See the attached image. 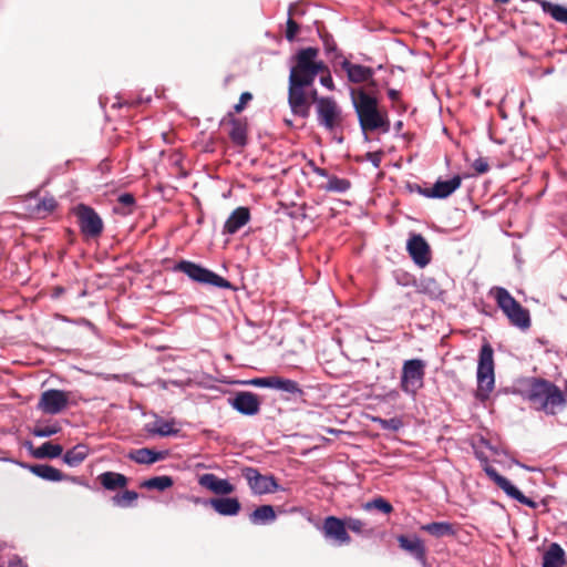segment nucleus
<instances>
[{
  "label": "nucleus",
  "instance_id": "obj_1",
  "mask_svg": "<svg viewBox=\"0 0 567 567\" xmlns=\"http://www.w3.org/2000/svg\"><path fill=\"white\" fill-rule=\"evenodd\" d=\"M524 383L526 388L519 393L537 411L547 415H556L566 408L567 399L555 383L535 377L525 379Z\"/></svg>",
  "mask_w": 567,
  "mask_h": 567
},
{
  "label": "nucleus",
  "instance_id": "obj_2",
  "mask_svg": "<svg viewBox=\"0 0 567 567\" xmlns=\"http://www.w3.org/2000/svg\"><path fill=\"white\" fill-rule=\"evenodd\" d=\"M352 104L358 116L359 125L368 138V132H380L386 134L391 130V123L385 110L379 107V101L364 90H359L357 95L352 96Z\"/></svg>",
  "mask_w": 567,
  "mask_h": 567
},
{
  "label": "nucleus",
  "instance_id": "obj_3",
  "mask_svg": "<svg viewBox=\"0 0 567 567\" xmlns=\"http://www.w3.org/2000/svg\"><path fill=\"white\" fill-rule=\"evenodd\" d=\"M319 49L313 47L302 48L291 58L289 80H295L312 85L317 75L328 71L323 61L318 59Z\"/></svg>",
  "mask_w": 567,
  "mask_h": 567
},
{
  "label": "nucleus",
  "instance_id": "obj_4",
  "mask_svg": "<svg viewBox=\"0 0 567 567\" xmlns=\"http://www.w3.org/2000/svg\"><path fill=\"white\" fill-rule=\"evenodd\" d=\"M489 296L494 298L497 307L506 316L512 326L520 330L530 328L532 321L528 309L524 308L506 288L498 286L493 287L489 290Z\"/></svg>",
  "mask_w": 567,
  "mask_h": 567
},
{
  "label": "nucleus",
  "instance_id": "obj_5",
  "mask_svg": "<svg viewBox=\"0 0 567 567\" xmlns=\"http://www.w3.org/2000/svg\"><path fill=\"white\" fill-rule=\"evenodd\" d=\"M477 396L486 399L494 389V350L485 342L480 350L477 364Z\"/></svg>",
  "mask_w": 567,
  "mask_h": 567
},
{
  "label": "nucleus",
  "instance_id": "obj_6",
  "mask_svg": "<svg viewBox=\"0 0 567 567\" xmlns=\"http://www.w3.org/2000/svg\"><path fill=\"white\" fill-rule=\"evenodd\" d=\"M173 270L183 272L190 280L202 285H209L223 289L231 288V284L227 279L214 272L213 270H209L208 268H205L202 265L190 260L183 259L178 261L173 267Z\"/></svg>",
  "mask_w": 567,
  "mask_h": 567
},
{
  "label": "nucleus",
  "instance_id": "obj_7",
  "mask_svg": "<svg viewBox=\"0 0 567 567\" xmlns=\"http://www.w3.org/2000/svg\"><path fill=\"white\" fill-rule=\"evenodd\" d=\"M425 367V362L421 359H410L403 362L400 388L404 393L414 396L423 388Z\"/></svg>",
  "mask_w": 567,
  "mask_h": 567
},
{
  "label": "nucleus",
  "instance_id": "obj_8",
  "mask_svg": "<svg viewBox=\"0 0 567 567\" xmlns=\"http://www.w3.org/2000/svg\"><path fill=\"white\" fill-rule=\"evenodd\" d=\"M317 121L320 126L330 133L342 127V111L336 100L331 96H321L317 100Z\"/></svg>",
  "mask_w": 567,
  "mask_h": 567
},
{
  "label": "nucleus",
  "instance_id": "obj_9",
  "mask_svg": "<svg viewBox=\"0 0 567 567\" xmlns=\"http://www.w3.org/2000/svg\"><path fill=\"white\" fill-rule=\"evenodd\" d=\"M74 214L78 217V224L81 233L89 238H96L103 231V220L99 214L90 206L79 204L74 208Z\"/></svg>",
  "mask_w": 567,
  "mask_h": 567
},
{
  "label": "nucleus",
  "instance_id": "obj_10",
  "mask_svg": "<svg viewBox=\"0 0 567 567\" xmlns=\"http://www.w3.org/2000/svg\"><path fill=\"white\" fill-rule=\"evenodd\" d=\"M241 476L247 481L251 492L256 495L274 493L279 488L276 478L272 475H261L259 471L251 466L241 468Z\"/></svg>",
  "mask_w": 567,
  "mask_h": 567
},
{
  "label": "nucleus",
  "instance_id": "obj_11",
  "mask_svg": "<svg viewBox=\"0 0 567 567\" xmlns=\"http://www.w3.org/2000/svg\"><path fill=\"white\" fill-rule=\"evenodd\" d=\"M69 405V393L63 390L49 389L41 393L37 409L44 414L55 415Z\"/></svg>",
  "mask_w": 567,
  "mask_h": 567
},
{
  "label": "nucleus",
  "instance_id": "obj_12",
  "mask_svg": "<svg viewBox=\"0 0 567 567\" xmlns=\"http://www.w3.org/2000/svg\"><path fill=\"white\" fill-rule=\"evenodd\" d=\"M310 86V84L289 80V90H288V103L291 109V112L306 118L310 114V104L307 100V95L305 89Z\"/></svg>",
  "mask_w": 567,
  "mask_h": 567
},
{
  "label": "nucleus",
  "instance_id": "obj_13",
  "mask_svg": "<svg viewBox=\"0 0 567 567\" xmlns=\"http://www.w3.org/2000/svg\"><path fill=\"white\" fill-rule=\"evenodd\" d=\"M484 472L508 497L530 508L537 507L535 501L525 496L509 480L501 475L493 466H485Z\"/></svg>",
  "mask_w": 567,
  "mask_h": 567
},
{
  "label": "nucleus",
  "instance_id": "obj_14",
  "mask_svg": "<svg viewBox=\"0 0 567 567\" xmlns=\"http://www.w3.org/2000/svg\"><path fill=\"white\" fill-rule=\"evenodd\" d=\"M406 250L413 262L424 268L431 262V248L421 234H411L406 241Z\"/></svg>",
  "mask_w": 567,
  "mask_h": 567
},
{
  "label": "nucleus",
  "instance_id": "obj_15",
  "mask_svg": "<svg viewBox=\"0 0 567 567\" xmlns=\"http://www.w3.org/2000/svg\"><path fill=\"white\" fill-rule=\"evenodd\" d=\"M228 404L238 413L252 416L259 413L261 402L256 393L239 391L228 399Z\"/></svg>",
  "mask_w": 567,
  "mask_h": 567
},
{
  "label": "nucleus",
  "instance_id": "obj_16",
  "mask_svg": "<svg viewBox=\"0 0 567 567\" xmlns=\"http://www.w3.org/2000/svg\"><path fill=\"white\" fill-rule=\"evenodd\" d=\"M321 530L326 538L333 539L339 545H348L351 542L346 520L336 516L326 517Z\"/></svg>",
  "mask_w": 567,
  "mask_h": 567
},
{
  "label": "nucleus",
  "instance_id": "obj_17",
  "mask_svg": "<svg viewBox=\"0 0 567 567\" xmlns=\"http://www.w3.org/2000/svg\"><path fill=\"white\" fill-rule=\"evenodd\" d=\"M462 184V177L460 175L453 176L449 181H436L430 188L420 189L426 198H446L452 195Z\"/></svg>",
  "mask_w": 567,
  "mask_h": 567
},
{
  "label": "nucleus",
  "instance_id": "obj_18",
  "mask_svg": "<svg viewBox=\"0 0 567 567\" xmlns=\"http://www.w3.org/2000/svg\"><path fill=\"white\" fill-rule=\"evenodd\" d=\"M195 504L210 505L216 513L221 516H236L241 508V505L236 497H217L208 501H202L198 497L193 498Z\"/></svg>",
  "mask_w": 567,
  "mask_h": 567
},
{
  "label": "nucleus",
  "instance_id": "obj_19",
  "mask_svg": "<svg viewBox=\"0 0 567 567\" xmlns=\"http://www.w3.org/2000/svg\"><path fill=\"white\" fill-rule=\"evenodd\" d=\"M32 474L35 476L49 481V482H61V481H71L78 483L76 477H70L63 474L60 470L49 465V464H33V465H24Z\"/></svg>",
  "mask_w": 567,
  "mask_h": 567
},
{
  "label": "nucleus",
  "instance_id": "obj_20",
  "mask_svg": "<svg viewBox=\"0 0 567 567\" xmlns=\"http://www.w3.org/2000/svg\"><path fill=\"white\" fill-rule=\"evenodd\" d=\"M341 69L347 73L348 80L352 83H362L371 80L374 75V69L361 64L351 63L344 59L341 62Z\"/></svg>",
  "mask_w": 567,
  "mask_h": 567
},
{
  "label": "nucleus",
  "instance_id": "obj_21",
  "mask_svg": "<svg viewBox=\"0 0 567 567\" xmlns=\"http://www.w3.org/2000/svg\"><path fill=\"white\" fill-rule=\"evenodd\" d=\"M199 485L218 495H228L235 491V486L225 478H219L213 473L203 474Z\"/></svg>",
  "mask_w": 567,
  "mask_h": 567
},
{
  "label": "nucleus",
  "instance_id": "obj_22",
  "mask_svg": "<svg viewBox=\"0 0 567 567\" xmlns=\"http://www.w3.org/2000/svg\"><path fill=\"white\" fill-rule=\"evenodd\" d=\"M398 542L402 549L410 553L421 564H425L426 549L423 542L417 536L408 537L400 535Z\"/></svg>",
  "mask_w": 567,
  "mask_h": 567
},
{
  "label": "nucleus",
  "instance_id": "obj_23",
  "mask_svg": "<svg viewBox=\"0 0 567 567\" xmlns=\"http://www.w3.org/2000/svg\"><path fill=\"white\" fill-rule=\"evenodd\" d=\"M250 220V212L247 207H237L224 224V234L234 235Z\"/></svg>",
  "mask_w": 567,
  "mask_h": 567
},
{
  "label": "nucleus",
  "instance_id": "obj_24",
  "mask_svg": "<svg viewBox=\"0 0 567 567\" xmlns=\"http://www.w3.org/2000/svg\"><path fill=\"white\" fill-rule=\"evenodd\" d=\"M168 451H155L147 447L132 450L127 457L137 464H154L167 457Z\"/></svg>",
  "mask_w": 567,
  "mask_h": 567
},
{
  "label": "nucleus",
  "instance_id": "obj_25",
  "mask_svg": "<svg viewBox=\"0 0 567 567\" xmlns=\"http://www.w3.org/2000/svg\"><path fill=\"white\" fill-rule=\"evenodd\" d=\"M567 564L566 554L557 543H551L543 556V567H564Z\"/></svg>",
  "mask_w": 567,
  "mask_h": 567
},
{
  "label": "nucleus",
  "instance_id": "obj_26",
  "mask_svg": "<svg viewBox=\"0 0 567 567\" xmlns=\"http://www.w3.org/2000/svg\"><path fill=\"white\" fill-rule=\"evenodd\" d=\"M146 431L151 435L158 436H174L177 435L179 429L176 427V422L174 420H164L162 417H156V420L146 426Z\"/></svg>",
  "mask_w": 567,
  "mask_h": 567
},
{
  "label": "nucleus",
  "instance_id": "obj_27",
  "mask_svg": "<svg viewBox=\"0 0 567 567\" xmlns=\"http://www.w3.org/2000/svg\"><path fill=\"white\" fill-rule=\"evenodd\" d=\"M100 484L107 491H116L126 487L128 478L121 473L104 472L97 477Z\"/></svg>",
  "mask_w": 567,
  "mask_h": 567
},
{
  "label": "nucleus",
  "instance_id": "obj_28",
  "mask_svg": "<svg viewBox=\"0 0 567 567\" xmlns=\"http://www.w3.org/2000/svg\"><path fill=\"white\" fill-rule=\"evenodd\" d=\"M230 131L229 137L237 146H245L247 144V123L241 118H236L229 114Z\"/></svg>",
  "mask_w": 567,
  "mask_h": 567
},
{
  "label": "nucleus",
  "instance_id": "obj_29",
  "mask_svg": "<svg viewBox=\"0 0 567 567\" xmlns=\"http://www.w3.org/2000/svg\"><path fill=\"white\" fill-rule=\"evenodd\" d=\"M417 292L429 296L431 299H442L444 290L436 279L432 277H424L417 284Z\"/></svg>",
  "mask_w": 567,
  "mask_h": 567
},
{
  "label": "nucleus",
  "instance_id": "obj_30",
  "mask_svg": "<svg viewBox=\"0 0 567 567\" xmlns=\"http://www.w3.org/2000/svg\"><path fill=\"white\" fill-rule=\"evenodd\" d=\"M89 452V446L80 443L64 453L63 462L70 467H76L87 457Z\"/></svg>",
  "mask_w": 567,
  "mask_h": 567
},
{
  "label": "nucleus",
  "instance_id": "obj_31",
  "mask_svg": "<svg viewBox=\"0 0 567 567\" xmlns=\"http://www.w3.org/2000/svg\"><path fill=\"white\" fill-rule=\"evenodd\" d=\"M271 389L286 392L293 398H300L305 394L297 381L281 377H274Z\"/></svg>",
  "mask_w": 567,
  "mask_h": 567
},
{
  "label": "nucleus",
  "instance_id": "obj_32",
  "mask_svg": "<svg viewBox=\"0 0 567 567\" xmlns=\"http://www.w3.org/2000/svg\"><path fill=\"white\" fill-rule=\"evenodd\" d=\"M249 519L254 525H267L276 519V513L271 505H261L249 515Z\"/></svg>",
  "mask_w": 567,
  "mask_h": 567
},
{
  "label": "nucleus",
  "instance_id": "obj_33",
  "mask_svg": "<svg viewBox=\"0 0 567 567\" xmlns=\"http://www.w3.org/2000/svg\"><path fill=\"white\" fill-rule=\"evenodd\" d=\"M543 11L549 14L557 22L567 25V8L560 4L551 3L546 0L539 1Z\"/></svg>",
  "mask_w": 567,
  "mask_h": 567
},
{
  "label": "nucleus",
  "instance_id": "obj_34",
  "mask_svg": "<svg viewBox=\"0 0 567 567\" xmlns=\"http://www.w3.org/2000/svg\"><path fill=\"white\" fill-rule=\"evenodd\" d=\"M63 452V447L60 444H53L51 442H45L41 446L32 450V455L35 458H56Z\"/></svg>",
  "mask_w": 567,
  "mask_h": 567
},
{
  "label": "nucleus",
  "instance_id": "obj_35",
  "mask_svg": "<svg viewBox=\"0 0 567 567\" xmlns=\"http://www.w3.org/2000/svg\"><path fill=\"white\" fill-rule=\"evenodd\" d=\"M422 529L435 537L453 536L455 530L449 522H433L422 526Z\"/></svg>",
  "mask_w": 567,
  "mask_h": 567
},
{
  "label": "nucleus",
  "instance_id": "obj_36",
  "mask_svg": "<svg viewBox=\"0 0 567 567\" xmlns=\"http://www.w3.org/2000/svg\"><path fill=\"white\" fill-rule=\"evenodd\" d=\"M351 188V182L348 178H341L336 175L329 177V181L323 186L326 192L344 194Z\"/></svg>",
  "mask_w": 567,
  "mask_h": 567
},
{
  "label": "nucleus",
  "instance_id": "obj_37",
  "mask_svg": "<svg viewBox=\"0 0 567 567\" xmlns=\"http://www.w3.org/2000/svg\"><path fill=\"white\" fill-rule=\"evenodd\" d=\"M174 485V481L171 476H154L145 480L141 486L147 489L165 491Z\"/></svg>",
  "mask_w": 567,
  "mask_h": 567
},
{
  "label": "nucleus",
  "instance_id": "obj_38",
  "mask_svg": "<svg viewBox=\"0 0 567 567\" xmlns=\"http://www.w3.org/2000/svg\"><path fill=\"white\" fill-rule=\"evenodd\" d=\"M138 494L135 491H124L118 493L112 497V503L114 506L126 508L132 507L134 503L137 501Z\"/></svg>",
  "mask_w": 567,
  "mask_h": 567
},
{
  "label": "nucleus",
  "instance_id": "obj_39",
  "mask_svg": "<svg viewBox=\"0 0 567 567\" xmlns=\"http://www.w3.org/2000/svg\"><path fill=\"white\" fill-rule=\"evenodd\" d=\"M362 507L364 511L378 509V511L382 512L383 514H390L393 511V506L391 505V503L388 502L382 496L375 497V498L364 503Z\"/></svg>",
  "mask_w": 567,
  "mask_h": 567
},
{
  "label": "nucleus",
  "instance_id": "obj_40",
  "mask_svg": "<svg viewBox=\"0 0 567 567\" xmlns=\"http://www.w3.org/2000/svg\"><path fill=\"white\" fill-rule=\"evenodd\" d=\"M346 524H347V528H349L351 532H353L355 534L364 535V536H371L373 534V529L367 528V524L359 518L348 517L346 519Z\"/></svg>",
  "mask_w": 567,
  "mask_h": 567
},
{
  "label": "nucleus",
  "instance_id": "obj_41",
  "mask_svg": "<svg viewBox=\"0 0 567 567\" xmlns=\"http://www.w3.org/2000/svg\"><path fill=\"white\" fill-rule=\"evenodd\" d=\"M295 4H290L288 9V20L286 28V39L292 42L296 39L297 33L299 32V24L292 19Z\"/></svg>",
  "mask_w": 567,
  "mask_h": 567
},
{
  "label": "nucleus",
  "instance_id": "obj_42",
  "mask_svg": "<svg viewBox=\"0 0 567 567\" xmlns=\"http://www.w3.org/2000/svg\"><path fill=\"white\" fill-rule=\"evenodd\" d=\"M61 431V427L58 423L50 424V425H40L38 424L32 430V434L37 437H50L52 435H55Z\"/></svg>",
  "mask_w": 567,
  "mask_h": 567
},
{
  "label": "nucleus",
  "instance_id": "obj_43",
  "mask_svg": "<svg viewBox=\"0 0 567 567\" xmlns=\"http://www.w3.org/2000/svg\"><path fill=\"white\" fill-rule=\"evenodd\" d=\"M373 422L378 423L383 430H390L393 432L399 431L403 426V422L399 417H391V419L373 417Z\"/></svg>",
  "mask_w": 567,
  "mask_h": 567
},
{
  "label": "nucleus",
  "instance_id": "obj_44",
  "mask_svg": "<svg viewBox=\"0 0 567 567\" xmlns=\"http://www.w3.org/2000/svg\"><path fill=\"white\" fill-rule=\"evenodd\" d=\"M56 207V200L52 196L43 197L35 206V212L40 214L43 212L44 214L52 213Z\"/></svg>",
  "mask_w": 567,
  "mask_h": 567
},
{
  "label": "nucleus",
  "instance_id": "obj_45",
  "mask_svg": "<svg viewBox=\"0 0 567 567\" xmlns=\"http://www.w3.org/2000/svg\"><path fill=\"white\" fill-rule=\"evenodd\" d=\"M323 49L327 55H333V58L340 56L338 52L337 43L332 35L326 34L322 37Z\"/></svg>",
  "mask_w": 567,
  "mask_h": 567
},
{
  "label": "nucleus",
  "instance_id": "obj_46",
  "mask_svg": "<svg viewBox=\"0 0 567 567\" xmlns=\"http://www.w3.org/2000/svg\"><path fill=\"white\" fill-rule=\"evenodd\" d=\"M272 380L274 377H266V378H255L248 381H245L246 384L254 385L257 388H272Z\"/></svg>",
  "mask_w": 567,
  "mask_h": 567
},
{
  "label": "nucleus",
  "instance_id": "obj_47",
  "mask_svg": "<svg viewBox=\"0 0 567 567\" xmlns=\"http://www.w3.org/2000/svg\"><path fill=\"white\" fill-rule=\"evenodd\" d=\"M382 157H383L382 151L368 152L365 154V159L369 161L373 165L374 168H379L381 166Z\"/></svg>",
  "mask_w": 567,
  "mask_h": 567
},
{
  "label": "nucleus",
  "instance_id": "obj_48",
  "mask_svg": "<svg viewBox=\"0 0 567 567\" xmlns=\"http://www.w3.org/2000/svg\"><path fill=\"white\" fill-rule=\"evenodd\" d=\"M251 100H252V94L251 93H249V92L241 93L238 103H236L234 105V111L236 113H240L245 109L247 103L250 102Z\"/></svg>",
  "mask_w": 567,
  "mask_h": 567
},
{
  "label": "nucleus",
  "instance_id": "obj_49",
  "mask_svg": "<svg viewBox=\"0 0 567 567\" xmlns=\"http://www.w3.org/2000/svg\"><path fill=\"white\" fill-rule=\"evenodd\" d=\"M472 167L478 174H484V173H486L489 169L487 161L485 158H483V157L476 158L473 162Z\"/></svg>",
  "mask_w": 567,
  "mask_h": 567
},
{
  "label": "nucleus",
  "instance_id": "obj_50",
  "mask_svg": "<svg viewBox=\"0 0 567 567\" xmlns=\"http://www.w3.org/2000/svg\"><path fill=\"white\" fill-rule=\"evenodd\" d=\"M118 203L126 206V207H132L134 204H135V198L132 194L130 193H124V194H121L117 198Z\"/></svg>",
  "mask_w": 567,
  "mask_h": 567
},
{
  "label": "nucleus",
  "instance_id": "obj_51",
  "mask_svg": "<svg viewBox=\"0 0 567 567\" xmlns=\"http://www.w3.org/2000/svg\"><path fill=\"white\" fill-rule=\"evenodd\" d=\"M327 74L326 75H322L320 78V83L322 86L327 87L328 90L332 91L334 90V83H333V80H332V76L330 75V72L329 70L328 71H324Z\"/></svg>",
  "mask_w": 567,
  "mask_h": 567
},
{
  "label": "nucleus",
  "instance_id": "obj_52",
  "mask_svg": "<svg viewBox=\"0 0 567 567\" xmlns=\"http://www.w3.org/2000/svg\"><path fill=\"white\" fill-rule=\"evenodd\" d=\"M388 96L391 101L395 102L400 99V92L395 89L388 90Z\"/></svg>",
  "mask_w": 567,
  "mask_h": 567
},
{
  "label": "nucleus",
  "instance_id": "obj_53",
  "mask_svg": "<svg viewBox=\"0 0 567 567\" xmlns=\"http://www.w3.org/2000/svg\"><path fill=\"white\" fill-rule=\"evenodd\" d=\"M313 173H315L316 175L320 176V177H326V178H328V179H329V177L331 176V175H329V173L327 172V169L321 168V167H315V168H313Z\"/></svg>",
  "mask_w": 567,
  "mask_h": 567
},
{
  "label": "nucleus",
  "instance_id": "obj_54",
  "mask_svg": "<svg viewBox=\"0 0 567 567\" xmlns=\"http://www.w3.org/2000/svg\"><path fill=\"white\" fill-rule=\"evenodd\" d=\"M310 97L313 100V102L317 104V100H320V96H318L317 90H312L310 92Z\"/></svg>",
  "mask_w": 567,
  "mask_h": 567
},
{
  "label": "nucleus",
  "instance_id": "obj_55",
  "mask_svg": "<svg viewBox=\"0 0 567 567\" xmlns=\"http://www.w3.org/2000/svg\"><path fill=\"white\" fill-rule=\"evenodd\" d=\"M402 126H403L402 121H398V122L394 124V128H395V131H398V132L402 128Z\"/></svg>",
  "mask_w": 567,
  "mask_h": 567
},
{
  "label": "nucleus",
  "instance_id": "obj_56",
  "mask_svg": "<svg viewBox=\"0 0 567 567\" xmlns=\"http://www.w3.org/2000/svg\"><path fill=\"white\" fill-rule=\"evenodd\" d=\"M370 84L369 86L371 87L372 91H374L377 89V83L373 79L369 80Z\"/></svg>",
  "mask_w": 567,
  "mask_h": 567
},
{
  "label": "nucleus",
  "instance_id": "obj_57",
  "mask_svg": "<svg viewBox=\"0 0 567 567\" xmlns=\"http://www.w3.org/2000/svg\"><path fill=\"white\" fill-rule=\"evenodd\" d=\"M338 142H339V143H342V142H343V138H342V137L338 138Z\"/></svg>",
  "mask_w": 567,
  "mask_h": 567
}]
</instances>
